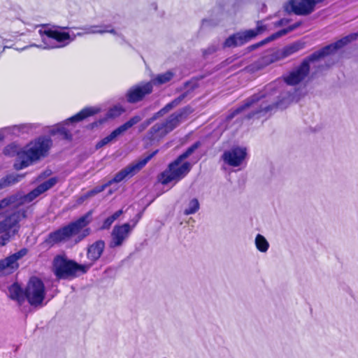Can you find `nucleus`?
Listing matches in <instances>:
<instances>
[{
    "label": "nucleus",
    "mask_w": 358,
    "mask_h": 358,
    "mask_svg": "<svg viewBox=\"0 0 358 358\" xmlns=\"http://www.w3.org/2000/svg\"><path fill=\"white\" fill-rule=\"evenodd\" d=\"M86 199H87L85 197V194H84L83 195H82V196L80 197V199H79V200H80V202H83V201H85V200H86Z\"/></svg>",
    "instance_id": "4d7b16f0"
},
{
    "label": "nucleus",
    "mask_w": 358,
    "mask_h": 358,
    "mask_svg": "<svg viewBox=\"0 0 358 358\" xmlns=\"http://www.w3.org/2000/svg\"><path fill=\"white\" fill-rule=\"evenodd\" d=\"M289 32V28H286V29H282L275 33H274L273 34H272L271 36H270L269 37H268L266 38V41H273L274 39H276L280 36H282L285 34H287V33Z\"/></svg>",
    "instance_id": "ea45409f"
},
{
    "label": "nucleus",
    "mask_w": 358,
    "mask_h": 358,
    "mask_svg": "<svg viewBox=\"0 0 358 358\" xmlns=\"http://www.w3.org/2000/svg\"><path fill=\"white\" fill-rule=\"evenodd\" d=\"M300 25H301V22H296L295 24L289 26L288 28H289V31L294 30L295 29L299 27Z\"/></svg>",
    "instance_id": "09e8293b"
},
{
    "label": "nucleus",
    "mask_w": 358,
    "mask_h": 358,
    "mask_svg": "<svg viewBox=\"0 0 358 358\" xmlns=\"http://www.w3.org/2000/svg\"><path fill=\"white\" fill-rule=\"evenodd\" d=\"M151 122L150 120H149V119H147L146 120H145L143 122H142L139 127H138V130L140 132H142L143 131H144L148 126H150L151 124Z\"/></svg>",
    "instance_id": "37998d69"
},
{
    "label": "nucleus",
    "mask_w": 358,
    "mask_h": 358,
    "mask_svg": "<svg viewBox=\"0 0 358 358\" xmlns=\"http://www.w3.org/2000/svg\"><path fill=\"white\" fill-rule=\"evenodd\" d=\"M41 194L42 193L37 187L25 195L22 196L18 194V204L21 206L24 203H30Z\"/></svg>",
    "instance_id": "c756f323"
},
{
    "label": "nucleus",
    "mask_w": 358,
    "mask_h": 358,
    "mask_svg": "<svg viewBox=\"0 0 358 358\" xmlns=\"http://www.w3.org/2000/svg\"><path fill=\"white\" fill-rule=\"evenodd\" d=\"M122 213H123V211L122 210H119L116 211L115 213H114L110 217L115 221L122 214Z\"/></svg>",
    "instance_id": "49530a36"
},
{
    "label": "nucleus",
    "mask_w": 358,
    "mask_h": 358,
    "mask_svg": "<svg viewBox=\"0 0 358 358\" xmlns=\"http://www.w3.org/2000/svg\"><path fill=\"white\" fill-rule=\"evenodd\" d=\"M157 118H159V116L157 115V113H155L151 117L149 118V120H150L151 123H152Z\"/></svg>",
    "instance_id": "3c124183"
},
{
    "label": "nucleus",
    "mask_w": 358,
    "mask_h": 358,
    "mask_svg": "<svg viewBox=\"0 0 358 358\" xmlns=\"http://www.w3.org/2000/svg\"><path fill=\"white\" fill-rule=\"evenodd\" d=\"M6 48H8V47L7 46L3 47V49H2V51H4V49H6Z\"/></svg>",
    "instance_id": "680f3d73"
},
{
    "label": "nucleus",
    "mask_w": 358,
    "mask_h": 358,
    "mask_svg": "<svg viewBox=\"0 0 358 358\" xmlns=\"http://www.w3.org/2000/svg\"><path fill=\"white\" fill-rule=\"evenodd\" d=\"M289 22V20L288 19L282 18V19H280V20H278V22H276L275 23V25L276 27L284 26V25H286L287 24H288Z\"/></svg>",
    "instance_id": "a18cd8bd"
},
{
    "label": "nucleus",
    "mask_w": 358,
    "mask_h": 358,
    "mask_svg": "<svg viewBox=\"0 0 358 358\" xmlns=\"http://www.w3.org/2000/svg\"><path fill=\"white\" fill-rule=\"evenodd\" d=\"M92 211L90 210L76 220L50 233L44 243L49 246H53L78 235L81 231L80 239L84 238L90 234V229L85 227L92 222Z\"/></svg>",
    "instance_id": "20e7f679"
},
{
    "label": "nucleus",
    "mask_w": 358,
    "mask_h": 358,
    "mask_svg": "<svg viewBox=\"0 0 358 358\" xmlns=\"http://www.w3.org/2000/svg\"><path fill=\"white\" fill-rule=\"evenodd\" d=\"M201 146V142L196 141L193 143L191 146H189L184 152L180 155L177 158H178V161L181 160L182 162L185 159L188 158L191 155H192L194 151L198 149Z\"/></svg>",
    "instance_id": "c9c22d12"
},
{
    "label": "nucleus",
    "mask_w": 358,
    "mask_h": 358,
    "mask_svg": "<svg viewBox=\"0 0 358 358\" xmlns=\"http://www.w3.org/2000/svg\"><path fill=\"white\" fill-rule=\"evenodd\" d=\"M18 202V194H13L0 200V208L1 209L10 206L17 208L20 206Z\"/></svg>",
    "instance_id": "7c9ffc66"
},
{
    "label": "nucleus",
    "mask_w": 358,
    "mask_h": 358,
    "mask_svg": "<svg viewBox=\"0 0 358 358\" xmlns=\"http://www.w3.org/2000/svg\"><path fill=\"white\" fill-rule=\"evenodd\" d=\"M106 244L103 240H98L87 248V257L92 263L96 262L101 256Z\"/></svg>",
    "instance_id": "5701e85b"
},
{
    "label": "nucleus",
    "mask_w": 358,
    "mask_h": 358,
    "mask_svg": "<svg viewBox=\"0 0 358 358\" xmlns=\"http://www.w3.org/2000/svg\"><path fill=\"white\" fill-rule=\"evenodd\" d=\"M27 48H28V46H25V47H24L23 48H22V49H21V50H25V49H27Z\"/></svg>",
    "instance_id": "052dcab7"
},
{
    "label": "nucleus",
    "mask_w": 358,
    "mask_h": 358,
    "mask_svg": "<svg viewBox=\"0 0 358 358\" xmlns=\"http://www.w3.org/2000/svg\"><path fill=\"white\" fill-rule=\"evenodd\" d=\"M52 266L54 274L59 279L76 278L78 272L86 273L90 268V265L79 264L64 255H57L53 259Z\"/></svg>",
    "instance_id": "0eeeda50"
},
{
    "label": "nucleus",
    "mask_w": 358,
    "mask_h": 358,
    "mask_svg": "<svg viewBox=\"0 0 358 358\" xmlns=\"http://www.w3.org/2000/svg\"><path fill=\"white\" fill-rule=\"evenodd\" d=\"M175 73L172 71H167L165 73L157 74L154 78H152L150 83H152V87L154 85H161L166 84L171 81L174 77Z\"/></svg>",
    "instance_id": "cd10ccee"
},
{
    "label": "nucleus",
    "mask_w": 358,
    "mask_h": 358,
    "mask_svg": "<svg viewBox=\"0 0 358 358\" xmlns=\"http://www.w3.org/2000/svg\"><path fill=\"white\" fill-rule=\"evenodd\" d=\"M85 27H80L79 28V29H81L83 30V32H77L76 34L73 33V32H71L72 36H73V35L75 36V38L76 36H83L84 34H87V33H85V30L83 29L82 28H84Z\"/></svg>",
    "instance_id": "de8ad7c7"
},
{
    "label": "nucleus",
    "mask_w": 358,
    "mask_h": 358,
    "mask_svg": "<svg viewBox=\"0 0 358 358\" xmlns=\"http://www.w3.org/2000/svg\"><path fill=\"white\" fill-rule=\"evenodd\" d=\"M192 113L190 107H184L170 115L164 122H162L166 131L169 134L187 119Z\"/></svg>",
    "instance_id": "a211bd4d"
},
{
    "label": "nucleus",
    "mask_w": 358,
    "mask_h": 358,
    "mask_svg": "<svg viewBox=\"0 0 358 358\" xmlns=\"http://www.w3.org/2000/svg\"><path fill=\"white\" fill-rule=\"evenodd\" d=\"M157 150H155L150 153V155H148L147 157L129 164L125 168L122 169L119 172H117L113 179L108 180L106 183L101 186H96L92 189H91V193H92L93 195L95 196L96 194L103 192L106 187L111 185L113 183H118L126 178H131L138 172H139L146 165V164L157 153Z\"/></svg>",
    "instance_id": "6e6552de"
},
{
    "label": "nucleus",
    "mask_w": 358,
    "mask_h": 358,
    "mask_svg": "<svg viewBox=\"0 0 358 358\" xmlns=\"http://www.w3.org/2000/svg\"><path fill=\"white\" fill-rule=\"evenodd\" d=\"M264 30H266V26L260 24L259 22H258L256 29H248L243 31H238L229 36L223 43L222 48H231L241 46L255 38Z\"/></svg>",
    "instance_id": "f8f14e48"
},
{
    "label": "nucleus",
    "mask_w": 358,
    "mask_h": 358,
    "mask_svg": "<svg viewBox=\"0 0 358 358\" xmlns=\"http://www.w3.org/2000/svg\"><path fill=\"white\" fill-rule=\"evenodd\" d=\"M92 196H94L93 194L91 193V190L87 192L85 194V197L88 199L90 197H92Z\"/></svg>",
    "instance_id": "864d4df0"
},
{
    "label": "nucleus",
    "mask_w": 358,
    "mask_h": 358,
    "mask_svg": "<svg viewBox=\"0 0 358 358\" xmlns=\"http://www.w3.org/2000/svg\"><path fill=\"white\" fill-rule=\"evenodd\" d=\"M181 163L182 161H178V158H176L160 174L159 180L163 185H167L171 182H177L188 174L192 169L191 164L189 162H185L182 164Z\"/></svg>",
    "instance_id": "9b49d317"
},
{
    "label": "nucleus",
    "mask_w": 358,
    "mask_h": 358,
    "mask_svg": "<svg viewBox=\"0 0 358 358\" xmlns=\"http://www.w3.org/2000/svg\"><path fill=\"white\" fill-rule=\"evenodd\" d=\"M38 126V124L26 123L4 127V129L7 131V133L19 135L20 133H27L34 129H36Z\"/></svg>",
    "instance_id": "a878e982"
},
{
    "label": "nucleus",
    "mask_w": 358,
    "mask_h": 358,
    "mask_svg": "<svg viewBox=\"0 0 358 358\" xmlns=\"http://www.w3.org/2000/svg\"><path fill=\"white\" fill-rule=\"evenodd\" d=\"M273 89H274L273 85L271 84V85H267V86L266 87L265 90H266V92H268V91H273Z\"/></svg>",
    "instance_id": "603ef678"
},
{
    "label": "nucleus",
    "mask_w": 358,
    "mask_h": 358,
    "mask_svg": "<svg viewBox=\"0 0 358 358\" xmlns=\"http://www.w3.org/2000/svg\"><path fill=\"white\" fill-rule=\"evenodd\" d=\"M353 34H354V35H355V39H353V40H351L348 43H350V42H352V41H355V40L357 38V37H358V32H357V33L350 34V35H353Z\"/></svg>",
    "instance_id": "13d9d810"
},
{
    "label": "nucleus",
    "mask_w": 358,
    "mask_h": 358,
    "mask_svg": "<svg viewBox=\"0 0 358 358\" xmlns=\"http://www.w3.org/2000/svg\"><path fill=\"white\" fill-rule=\"evenodd\" d=\"M219 50V43H213L206 49L203 50V55L207 57L217 52Z\"/></svg>",
    "instance_id": "58836bf2"
},
{
    "label": "nucleus",
    "mask_w": 358,
    "mask_h": 358,
    "mask_svg": "<svg viewBox=\"0 0 358 358\" xmlns=\"http://www.w3.org/2000/svg\"><path fill=\"white\" fill-rule=\"evenodd\" d=\"M134 225L124 223L121 225H115L111 232V238L108 243V247L111 249L120 248L129 238Z\"/></svg>",
    "instance_id": "2eb2a0df"
},
{
    "label": "nucleus",
    "mask_w": 358,
    "mask_h": 358,
    "mask_svg": "<svg viewBox=\"0 0 358 358\" xmlns=\"http://www.w3.org/2000/svg\"><path fill=\"white\" fill-rule=\"evenodd\" d=\"M24 177V175H20L17 173H11L3 177L0 179V189L14 185Z\"/></svg>",
    "instance_id": "c85d7f7f"
},
{
    "label": "nucleus",
    "mask_w": 358,
    "mask_h": 358,
    "mask_svg": "<svg viewBox=\"0 0 358 358\" xmlns=\"http://www.w3.org/2000/svg\"><path fill=\"white\" fill-rule=\"evenodd\" d=\"M115 221L109 216L103 222L101 229H108Z\"/></svg>",
    "instance_id": "a19ab883"
},
{
    "label": "nucleus",
    "mask_w": 358,
    "mask_h": 358,
    "mask_svg": "<svg viewBox=\"0 0 358 358\" xmlns=\"http://www.w3.org/2000/svg\"><path fill=\"white\" fill-rule=\"evenodd\" d=\"M152 83L140 82L131 86L125 93V99L128 103L135 104L145 99L147 96L152 94Z\"/></svg>",
    "instance_id": "4468645a"
},
{
    "label": "nucleus",
    "mask_w": 358,
    "mask_h": 358,
    "mask_svg": "<svg viewBox=\"0 0 358 358\" xmlns=\"http://www.w3.org/2000/svg\"><path fill=\"white\" fill-rule=\"evenodd\" d=\"M232 61H233V59H232L231 58H227V59L224 61V63H226V64H228L231 63V62H232Z\"/></svg>",
    "instance_id": "6e6d98bb"
},
{
    "label": "nucleus",
    "mask_w": 358,
    "mask_h": 358,
    "mask_svg": "<svg viewBox=\"0 0 358 358\" xmlns=\"http://www.w3.org/2000/svg\"><path fill=\"white\" fill-rule=\"evenodd\" d=\"M355 38V35H348L338 40L335 43L324 46L320 50L314 52L306 57L301 64L289 73L284 78L285 82L289 85H296L303 81L310 72V63L320 60V59L334 53L338 50L348 44Z\"/></svg>",
    "instance_id": "f03ea898"
},
{
    "label": "nucleus",
    "mask_w": 358,
    "mask_h": 358,
    "mask_svg": "<svg viewBox=\"0 0 358 358\" xmlns=\"http://www.w3.org/2000/svg\"><path fill=\"white\" fill-rule=\"evenodd\" d=\"M199 87L198 81L196 79H191L184 83L183 89L185 92H188V95Z\"/></svg>",
    "instance_id": "e433bc0d"
},
{
    "label": "nucleus",
    "mask_w": 358,
    "mask_h": 358,
    "mask_svg": "<svg viewBox=\"0 0 358 358\" xmlns=\"http://www.w3.org/2000/svg\"><path fill=\"white\" fill-rule=\"evenodd\" d=\"M141 216H142V213H140L137 215V220L136 221V222L134 224V225L135 226L136 222L141 218Z\"/></svg>",
    "instance_id": "5fc2aeb1"
},
{
    "label": "nucleus",
    "mask_w": 358,
    "mask_h": 358,
    "mask_svg": "<svg viewBox=\"0 0 358 358\" xmlns=\"http://www.w3.org/2000/svg\"><path fill=\"white\" fill-rule=\"evenodd\" d=\"M99 112V109L94 107H86L80 112L71 117L66 119L64 122L53 126L50 130L49 134L51 136L58 135L62 140L71 141L73 139V135L69 129L66 128V125L70 123L80 122L85 118L92 116Z\"/></svg>",
    "instance_id": "1a4fd4ad"
},
{
    "label": "nucleus",
    "mask_w": 358,
    "mask_h": 358,
    "mask_svg": "<svg viewBox=\"0 0 358 358\" xmlns=\"http://www.w3.org/2000/svg\"><path fill=\"white\" fill-rule=\"evenodd\" d=\"M273 93L267 95L266 92H259L248 98L244 103L233 110L228 115V119H232L238 114L246 110L250 111L246 115L245 118L259 119L264 117L268 113L272 112L276 108H282V100L273 101L271 96Z\"/></svg>",
    "instance_id": "7ed1b4c3"
},
{
    "label": "nucleus",
    "mask_w": 358,
    "mask_h": 358,
    "mask_svg": "<svg viewBox=\"0 0 358 358\" xmlns=\"http://www.w3.org/2000/svg\"><path fill=\"white\" fill-rule=\"evenodd\" d=\"M266 42H268V41H266V38L265 40L261 41L260 43H256V44H254V45H252L249 46L248 48V49L249 51L254 50L256 48H259V46L265 44Z\"/></svg>",
    "instance_id": "c03bdc74"
},
{
    "label": "nucleus",
    "mask_w": 358,
    "mask_h": 358,
    "mask_svg": "<svg viewBox=\"0 0 358 358\" xmlns=\"http://www.w3.org/2000/svg\"><path fill=\"white\" fill-rule=\"evenodd\" d=\"M6 48H8V47L7 46L3 47V49H2V51H4V49H6Z\"/></svg>",
    "instance_id": "e2e57ef3"
},
{
    "label": "nucleus",
    "mask_w": 358,
    "mask_h": 358,
    "mask_svg": "<svg viewBox=\"0 0 358 358\" xmlns=\"http://www.w3.org/2000/svg\"><path fill=\"white\" fill-rule=\"evenodd\" d=\"M124 112H125V108L122 106H121L120 104L115 105L113 107H111L110 108H109V110H108V112L106 113V117L108 118L113 119V118L120 116Z\"/></svg>",
    "instance_id": "473e14b6"
},
{
    "label": "nucleus",
    "mask_w": 358,
    "mask_h": 358,
    "mask_svg": "<svg viewBox=\"0 0 358 358\" xmlns=\"http://www.w3.org/2000/svg\"><path fill=\"white\" fill-rule=\"evenodd\" d=\"M241 6V0H217L210 17L202 20L201 27L216 26L224 15H235Z\"/></svg>",
    "instance_id": "9d476101"
},
{
    "label": "nucleus",
    "mask_w": 358,
    "mask_h": 358,
    "mask_svg": "<svg viewBox=\"0 0 358 358\" xmlns=\"http://www.w3.org/2000/svg\"><path fill=\"white\" fill-rule=\"evenodd\" d=\"M188 96V92H183L180 96L174 99L173 101L169 102L168 105L170 106L171 109L178 106L187 96Z\"/></svg>",
    "instance_id": "4c0bfd02"
},
{
    "label": "nucleus",
    "mask_w": 358,
    "mask_h": 358,
    "mask_svg": "<svg viewBox=\"0 0 358 358\" xmlns=\"http://www.w3.org/2000/svg\"><path fill=\"white\" fill-rule=\"evenodd\" d=\"M257 249L261 252H266L269 248V243L266 238L262 234H258L255 240Z\"/></svg>",
    "instance_id": "2f4dec72"
},
{
    "label": "nucleus",
    "mask_w": 358,
    "mask_h": 358,
    "mask_svg": "<svg viewBox=\"0 0 358 358\" xmlns=\"http://www.w3.org/2000/svg\"><path fill=\"white\" fill-rule=\"evenodd\" d=\"M25 217L24 210L0 213V246L6 245L17 234L20 229V222Z\"/></svg>",
    "instance_id": "423d86ee"
},
{
    "label": "nucleus",
    "mask_w": 358,
    "mask_h": 358,
    "mask_svg": "<svg viewBox=\"0 0 358 358\" xmlns=\"http://www.w3.org/2000/svg\"><path fill=\"white\" fill-rule=\"evenodd\" d=\"M246 155L247 152L245 148L235 147L224 151L222 159L229 166L237 167L242 164Z\"/></svg>",
    "instance_id": "6ab92c4d"
},
{
    "label": "nucleus",
    "mask_w": 358,
    "mask_h": 358,
    "mask_svg": "<svg viewBox=\"0 0 358 358\" xmlns=\"http://www.w3.org/2000/svg\"><path fill=\"white\" fill-rule=\"evenodd\" d=\"M200 207L199 202L197 199H191L188 203L187 208L184 210V215H189L196 213Z\"/></svg>",
    "instance_id": "72a5a7b5"
},
{
    "label": "nucleus",
    "mask_w": 358,
    "mask_h": 358,
    "mask_svg": "<svg viewBox=\"0 0 358 358\" xmlns=\"http://www.w3.org/2000/svg\"><path fill=\"white\" fill-rule=\"evenodd\" d=\"M315 5V0H289L285 4L284 9L287 13L308 15L314 10Z\"/></svg>",
    "instance_id": "dca6fc26"
},
{
    "label": "nucleus",
    "mask_w": 358,
    "mask_h": 358,
    "mask_svg": "<svg viewBox=\"0 0 358 358\" xmlns=\"http://www.w3.org/2000/svg\"><path fill=\"white\" fill-rule=\"evenodd\" d=\"M305 47V43L302 41H296L290 45H286L282 49L278 50L273 55L277 60L286 58Z\"/></svg>",
    "instance_id": "4be33fe9"
},
{
    "label": "nucleus",
    "mask_w": 358,
    "mask_h": 358,
    "mask_svg": "<svg viewBox=\"0 0 358 358\" xmlns=\"http://www.w3.org/2000/svg\"><path fill=\"white\" fill-rule=\"evenodd\" d=\"M45 295L43 281L37 277H31L25 288V296L29 304L38 306L42 304Z\"/></svg>",
    "instance_id": "ddd939ff"
},
{
    "label": "nucleus",
    "mask_w": 358,
    "mask_h": 358,
    "mask_svg": "<svg viewBox=\"0 0 358 358\" xmlns=\"http://www.w3.org/2000/svg\"><path fill=\"white\" fill-rule=\"evenodd\" d=\"M57 182L58 178L57 177H52L38 185L37 187L43 194L45 192L48 191V189H51L52 187H54Z\"/></svg>",
    "instance_id": "f704fd0d"
},
{
    "label": "nucleus",
    "mask_w": 358,
    "mask_h": 358,
    "mask_svg": "<svg viewBox=\"0 0 358 358\" xmlns=\"http://www.w3.org/2000/svg\"><path fill=\"white\" fill-rule=\"evenodd\" d=\"M275 61H276V59H275L273 54L270 55H266V56L261 57L256 62H255L252 64L246 67V70L250 73H255L258 71L263 69L266 66L269 65L270 64H271Z\"/></svg>",
    "instance_id": "b1692460"
},
{
    "label": "nucleus",
    "mask_w": 358,
    "mask_h": 358,
    "mask_svg": "<svg viewBox=\"0 0 358 358\" xmlns=\"http://www.w3.org/2000/svg\"><path fill=\"white\" fill-rule=\"evenodd\" d=\"M324 0H315V1H316V3H320V2H322Z\"/></svg>",
    "instance_id": "bf43d9fd"
},
{
    "label": "nucleus",
    "mask_w": 358,
    "mask_h": 358,
    "mask_svg": "<svg viewBox=\"0 0 358 358\" xmlns=\"http://www.w3.org/2000/svg\"><path fill=\"white\" fill-rule=\"evenodd\" d=\"M142 120V117L140 115H134L131 117L128 121L124 122L123 124L120 125L115 129H114L109 135L102 138L99 141L96 145V148L99 149L104 145H107L114 139H115L117 136L122 134L127 130L138 123Z\"/></svg>",
    "instance_id": "f3484780"
},
{
    "label": "nucleus",
    "mask_w": 358,
    "mask_h": 358,
    "mask_svg": "<svg viewBox=\"0 0 358 358\" xmlns=\"http://www.w3.org/2000/svg\"><path fill=\"white\" fill-rule=\"evenodd\" d=\"M34 28L40 27L38 34L41 38V44H31V47H37L42 49H52L63 48L75 40L70 31H65L67 27H57L55 29L45 28L44 25H35Z\"/></svg>",
    "instance_id": "39448f33"
},
{
    "label": "nucleus",
    "mask_w": 358,
    "mask_h": 358,
    "mask_svg": "<svg viewBox=\"0 0 358 358\" xmlns=\"http://www.w3.org/2000/svg\"><path fill=\"white\" fill-rule=\"evenodd\" d=\"M83 29L85 30L87 34H103L105 33H110L115 36H121L112 27L111 24H103V25H92L86 26Z\"/></svg>",
    "instance_id": "393cba45"
},
{
    "label": "nucleus",
    "mask_w": 358,
    "mask_h": 358,
    "mask_svg": "<svg viewBox=\"0 0 358 358\" xmlns=\"http://www.w3.org/2000/svg\"><path fill=\"white\" fill-rule=\"evenodd\" d=\"M28 253V250L25 248L20 249L17 252L7 257L0 261V270L10 269L14 271L18 268V260L22 259Z\"/></svg>",
    "instance_id": "aec40b11"
},
{
    "label": "nucleus",
    "mask_w": 358,
    "mask_h": 358,
    "mask_svg": "<svg viewBox=\"0 0 358 358\" xmlns=\"http://www.w3.org/2000/svg\"><path fill=\"white\" fill-rule=\"evenodd\" d=\"M52 146V139L48 136H41L22 149H20L15 143L9 144L4 148L3 153L10 157L16 156L13 167L19 171L47 157Z\"/></svg>",
    "instance_id": "f257e3e1"
},
{
    "label": "nucleus",
    "mask_w": 358,
    "mask_h": 358,
    "mask_svg": "<svg viewBox=\"0 0 358 358\" xmlns=\"http://www.w3.org/2000/svg\"><path fill=\"white\" fill-rule=\"evenodd\" d=\"M171 108L168 105V103L163 107L162 109H160L158 112H157V115L159 116V117L163 116L166 113H167L169 110H171Z\"/></svg>",
    "instance_id": "79ce46f5"
},
{
    "label": "nucleus",
    "mask_w": 358,
    "mask_h": 358,
    "mask_svg": "<svg viewBox=\"0 0 358 358\" xmlns=\"http://www.w3.org/2000/svg\"><path fill=\"white\" fill-rule=\"evenodd\" d=\"M10 299L22 304L26 299L25 289H23L19 285L14 283L8 289Z\"/></svg>",
    "instance_id": "bb28decb"
},
{
    "label": "nucleus",
    "mask_w": 358,
    "mask_h": 358,
    "mask_svg": "<svg viewBox=\"0 0 358 358\" xmlns=\"http://www.w3.org/2000/svg\"><path fill=\"white\" fill-rule=\"evenodd\" d=\"M167 134L162 122H158L148 130L143 140L148 143H152L154 141H159Z\"/></svg>",
    "instance_id": "412c9836"
},
{
    "label": "nucleus",
    "mask_w": 358,
    "mask_h": 358,
    "mask_svg": "<svg viewBox=\"0 0 358 358\" xmlns=\"http://www.w3.org/2000/svg\"><path fill=\"white\" fill-rule=\"evenodd\" d=\"M4 131H6V130L4 129V128H2L0 129V142L2 141L4 138V134H3V132Z\"/></svg>",
    "instance_id": "8fccbe9b"
}]
</instances>
